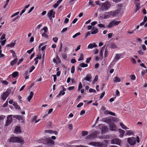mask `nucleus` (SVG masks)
Here are the masks:
<instances>
[{"label": "nucleus", "mask_w": 147, "mask_h": 147, "mask_svg": "<svg viewBox=\"0 0 147 147\" xmlns=\"http://www.w3.org/2000/svg\"><path fill=\"white\" fill-rule=\"evenodd\" d=\"M127 141L128 143L130 144V145H134L136 144V141L138 143L139 142V138L138 136L136 137V139L135 138L133 137L129 138L127 139Z\"/></svg>", "instance_id": "f257e3e1"}, {"label": "nucleus", "mask_w": 147, "mask_h": 147, "mask_svg": "<svg viewBox=\"0 0 147 147\" xmlns=\"http://www.w3.org/2000/svg\"><path fill=\"white\" fill-rule=\"evenodd\" d=\"M8 141L9 142H19L22 143L23 142V140L20 138L17 137H11L9 139Z\"/></svg>", "instance_id": "f03ea898"}, {"label": "nucleus", "mask_w": 147, "mask_h": 147, "mask_svg": "<svg viewBox=\"0 0 147 147\" xmlns=\"http://www.w3.org/2000/svg\"><path fill=\"white\" fill-rule=\"evenodd\" d=\"M111 6V4L109 2L106 1L102 3L101 7L102 10H107L109 9Z\"/></svg>", "instance_id": "7ed1b4c3"}, {"label": "nucleus", "mask_w": 147, "mask_h": 147, "mask_svg": "<svg viewBox=\"0 0 147 147\" xmlns=\"http://www.w3.org/2000/svg\"><path fill=\"white\" fill-rule=\"evenodd\" d=\"M122 5H118L117 8L118 9L113 11H111V16L113 17L117 16L121 11V9Z\"/></svg>", "instance_id": "20e7f679"}, {"label": "nucleus", "mask_w": 147, "mask_h": 147, "mask_svg": "<svg viewBox=\"0 0 147 147\" xmlns=\"http://www.w3.org/2000/svg\"><path fill=\"white\" fill-rule=\"evenodd\" d=\"M11 90L9 89L7 90L1 95V99L3 100H6L8 95L10 93Z\"/></svg>", "instance_id": "39448f33"}, {"label": "nucleus", "mask_w": 147, "mask_h": 147, "mask_svg": "<svg viewBox=\"0 0 147 147\" xmlns=\"http://www.w3.org/2000/svg\"><path fill=\"white\" fill-rule=\"evenodd\" d=\"M120 22H121L120 21H115L113 20L109 23V24L107 25V27L109 28H112L114 26L118 25Z\"/></svg>", "instance_id": "423d86ee"}, {"label": "nucleus", "mask_w": 147, "mask_h": 147, "mask_svg": "<svg viewBox=\"0 0 147 147\" xmlns=\"http://www.w3.org/2000/svg\"><path fill=\"white\" fill-rule=\"evenodd\" d=\"M99 134V132L95 131L88 135V137L89 138L91 139L95 138L96 137L97 135H98Z\"/></svg>", "instance_id": "0eeeda50"}, {"label": "nucleus", "mask_w": 147, "mask_h": 147, "mask_svg": "<svg viewBox=\"0 0 147 147\" xmlns=\"http://www.w3.org/2000/svg\"><path fill=\"white\" fill-rule=\"evenodd\" d=\"M121 142L120 140L118 138H115L111 140V143L112 144H115L120 145Z\"/></svg>", "instance_id": "6e6552de"}, {"label": "nucleus", "mask_w": 147, "mask_h": 147, "mask_svg": "<svg viewBox=\"0 0 147 147\" xmlns=\"http://www.w3.org/2000/svg\"><path fill=\"white\" fill-rule=\"evenodd\" d=\"M12 115H8L7 117V120L6 123V125L8 126L12 122Z\"/></svg>", "instance_id": "1a4fd4ad"}, {"label": "nucleus", "mask_w": 147, "mask_h": 147, "mask_svg": "<svg viewBox=\"0 0 147 147\" xmlns=\"http://www.w3.org/2000/svg\"><path fill=\"white\" fill-rule=\"evenodd\" d=\"M55 12L53 10H50L47 14V15L49 19H51L52 17H55Z\"/></svg>", "instance_id": "9d476101"}, {"label": "nucleus", "mask_w": 147, "mask_h": 147, "mask_svg": "<svg viewBox=\"0 0 147 147\" xmlns=\"http://www.w3.org/2000/svg\"><path fill=\"white\" fill-rule=\"evenodd\" d=\"M101 129L102 133H104L107 131L108 129L106 126L102 124H100L99 125Z\"/></svg>", "instance_id": "9b49d317"}, {"label": "nucleus", "mask_w": 147, "mask_h": 147, "mask_svg": "<svg viewBox=\"0 0 147 147\" xmlns=\"http://www.w3.org/2000/svg\"><path fill=\"white\" fill-rule=\"evenodd\" d=\"M122 56L121 54H117L115 56L113 62H117L118 60L121 58V57Z\"/></svg>", "instance_id": "f8f14e48"}, {"label": "nucleus", "mask_w": 147, "mask_h": 147, "mask_svg": "<svg viewBox=\"0 0 147 147\" xmlns=\"http://www.w3.org/2000/svg\"><path fill=\"white\" fill-rule=\"evenodd\" d=\"M111 16V14L110 11L108 12H106L105 14L104 15V18L105 19H106L110 18Z\"/></svg>", "instance_id": "ddd939ff"}, {"label": "nucleus", "mask_w": 147, "mask_h": 147, "mask_svg": "<svg viewBox=\"0 0 147 147\" xmlns=\"http://www.w3.org/2000/svg\"><path fill=\"white\" fill-rule=\"evenodd\" d=\"M118 131L120 133V134L119 135V136L120 138H122L124 135V134L125 133V131L122 129H118Z\"/></svg>", "instance_id": "4468645a"}, {"label": "nucleus", "mask_w": 147, "mask_h": 147, "mask_svg": "<svg viewBox=\"0 0 147 147\" xmlns=\"http://www.w3.org/2000/svg\"><path fill=\"white\" fill-rule=\"evenodd\" d=\"M19 73L17 71H15L13 72L12 74L10 75L8 78H10L11 76H12L13 78H15L18 76Z\"/></svg>", "instance_id": "2eb2a0df"}, {"label": "nucleus", "mask_w": 147, "mask_h": 147, "mask_svg": "<svg viewBox=\"0 0 147 147\" xmlns=\"http://www.w3.org/2000/svg\"><path fill=\"white\" fill-rule=\"evenodd\" d=\"M34 95V93L33 92H31L30 93V95L28 96L27 98V100L28 101L30 102V100L33 97Z\"/></svg>", "instance_id": "dca6fc26"}, {"label": "nucleus", "mask_w": 147, "mask_h": 147, "mask_svg": "<svg viewBox=\"0 0 147 147\" xmlns=\"http://www.w3.org/2000/svg\"><path fill=\"white\" fill-rule=\"evenodd\" d=\"M140 8V4L139 3H136L135 7V12H136Z\"/></svg>", "instance_id": "f3484780"}, {"label": "nucleus", "mask_w": 147, "mask_h": 147, "mask_svg": "<svg viewBox=\"0 0 147 147\" xmlns=\"http://www.w3.org/2000/svg\"><path fill=\"white\" fill-rule=\"evenodd\" d=\"M92 76L90 74H88L86 78L85 79V80L89 82H91V81Z\"/></svg>", "instance_id": "a211bd4d"}, {"label": "nucleus", "mask_w": 147, "mask_h": 147, "mask_svg": "<svg viewBox=\"0 0 147 147\" xmlns=\"http://www.w3.org/2000/svg\"><path fill=\"white\" fill-rule=\"evenodd\" d=\"M16 40H15L13 42H12L10 44H8L6 45L7 47H12L14 46L16 44L15 43Z\"/></svg>", "instance_id": "6ab92c4d"}, {"label": "nucleus", "mask_w": 147, "mask_h": 147, "mask_svg": "<svg viewBox=\"0 0 147 147\" xmlns=\"http://www.w3.org/2000/svg\"><path fill=\"white\" fill-rule=\"evenodd\" d=\"M24 77L26 79H27L29 78V73L28 71H25L24 74Z\"/></svg>", "instance_id": "aec40b11"}, {"label": "nucleus", "mask_w": 147, "mask_h": 147, "mask_svg": "<svg viewBox=\"0 0 147 147\" xmlns=\"http://www.w3.org/2000/svg\"><path fill=\"white\" fill-rule=\"evenodd\" d=\"M45 131L46 133H53L57 135V132L55 131H53L51 130H46Z\"/></svg>", "instance_id": "412c9836"}, {"label": "nucleus", "mask_w": 147, "mask_h": 147, "mask_svg": "<svg viewBox=\"0 0 147 147\" xmlns=\"http://www.w3.org/2000/svg\"><path fill=\"white\" fill-rule=\"evenodd\" d=\"M13 105L16 109H20V107L17 104V103L16 102H14L13 104Z\"/></svg>", "instance_id": "4be33fe9"}, {"label": "nucleus", "mask_w": 147, "mask_h": 147, "mask_svg": "<svg viewBox=\"0 0 147 147\" xmlns=\"http://www.w3.org/2000/svg\"><path fill=\"white\" fill-rule=\"evenodd\" d=\"M119 123L120 125L123 129H128V128L127 127L122 123Z\"/></svg>", "instance_id": "5701e85b"}, {"label": "nucleus", "mask_w": 147, "mask_h": 147, "mask_svg": "<svg viewBox=\"0 0 147 147\" xmlns=\"http://www.w3.org/2000/svg\"><path fill=\"white\" fill-rule=\"evenodd\" d=\"M14 130L15 132L17 133H20L21 132L20 128L18 127L15 128V129Z\"/></svg>", "instance_id": "b1692460"}, {"label": "nucleus", "mask_w": 147, "mask_h": 147, "mask_svg": "<svg viewBox=\"0 0 147 147\" xmlns=\"http://www.w3.org/2000/svg\"><path fill=\"white\" fill-rule=\"evenodd\" d=\"M121 80L119 78L117 77H116L114 78V81L115 82H120Z\"/></svg>", "instance_id": "393cba45"}, {"label": "nucleus", "mask_w": 147, "mask_h": 147, "mask_svg": "<svg viewBox=\"0 0 147 147\" xmlns=\"http://www.w3.org/2000/svg\"><path fill=\"white\" fill-rule=\"evenodd\" d=\"M17 60H18L17 58H16L13 61H12L10 63L11 65L12 66L14 64L16 63L17 61Z\"/></svg>", "instance_id": "a878e982"}, {"label": "nucleus", "mask_w": 147, "mask_h": 147, "mask_svg": "<svg viewBox=\"0 0 147 147\" xmlns=\"http://www.w3.org/2000/svg\"><path fill=\"white\" fill-rule=\"evenodd\" d=\"M80 66L82 67H87L88 66V64H85L84 63H80Z\"/></svg>", "instance_id": "bb28decb"}, {"label": "nucleus", "mask_w": 147, "mask_h": 147, "mask_svg": "<svg viewBox=\"0 0 147 147\" xmlns=\"http://www.w3.org/2000/svg\"><path fill=\"white\" fill-rule=\"evenodd\" d=\"M126 134L128 135H130L132 134H133L134 132L132 130H128L127 131Z\"/></svg>", "instance_id": "cd10ccee"}, {"label": "nucleus", "mask_w": 147, "mask_h": 147, "mask_svg": "<svg viewBox=\"0 0 147 147\" xmlns=\"http://www.w3.org/2000/svg\"><path fill=\"white\" fill-rule=\"evenodd\" d=\"M98 32V29H97L96 28H95L94 30L92 32H91V33L92 34H96Z\"/></svg>", "instance_id": "c85d7f7f"}, {"label": "nucleus", "mask_w": 147, "mask_h": 147, "mask_svg": "<svg viewBox=\"0 0 147 147\" xmlns=\"http://www.w3.org/2000/svg\"><path fill=\"white\" fill-rule=\"evenodd\" d=\"M111 48L112 49H115L117 47V46L114 43H111Z\"/></svg>", "instance_id": "c756f323"}, {"label": "nucleus", "mask_w": 147, "mask_h": 147, "mask_svg": "<svg viewBox=\"0 0 147 147\" xmlns=\"http://www.w3.org/2000/svg\"><path fill=\"white\" fill-rule=\"evenodd\" d=\"M98 76L97 75H96L94 80L93 81V83H94L96 82L98 80Z\"/></svg>", "instance_id": "7c9ffc66"}, {"label": "nucleus", "mask_w": 147, "mask_h": 147, "mask_svg": "<svg viewBox=\"0 0 147 147\" xmlns=\"http://www.w3.org/2000/svg\"><path fill=\"white\" fill-rule=\"evenodd\" d=\"M104 47H102L101 50L100 51V53H99V55L100 56H102V54H103V52L104 51Z\"/></svg>", "instance_id": "2f4dec72"}, {"label": "nucleus", "mask_w": 147, "mask_h": 147, "mask_svg": "<svg viewBox=\"0 0 147 147\" xmlns=\"http://www.w3.org/2000/svg\"><path fill=\"white\" fill-rule=\"evenodd\" d=\"M82 135L84 136L87 135L88 134V132L86 131H83L82 132Z\"/></svg>", "instance_id": "473e14b6"}, {"label": "nucleus", "mask_w": 147, "mask_h": 147, "mask_svg": "<svg viewBox=\"0 0 147 147\" xmlns=\"http://www.w3.org/2000/svg\"><path fill=\"white\" fill-rule=\"evenodd\" d=\"M83 55L82 54H81L79 58L78 59V61H80L83 60Z\"/></svg>", "instance_id": "72a5a7b5"}, {"label": "nucleus", "mask_w": 147, "mask_h": 147, "mask_svg": "<svg viewBox=\"0 0 147 147\" xmlns=\"http://www.w3.org/2000/svg\"><path fill=\"white\" fill-rule=\"evenodd\" d=\"M11 53L12 54V55L14 57H16V55L15 52L12 50L10 51Z\"/></svg>", "instance_id": "f704fd0d"}, {"label": "nucleus", "mask_w": 147, "mask_h": 147, "mask_svg": "<svg viewBox=\"0 0 147 147\" xmlns=\"http://www.w3.org/2000/svg\"><path fill=\"white\" fill-rule=\"evenodd\" d=\"M110 129L111 130V131H114L115 130V126H110Z\"/></svg>", "instance_id": "c9c22d12"}, {"label": "nucleus", "mask_w": 147, "mask_h": 147, "mask_svg": "<svg viewBox=\"0 0 147 147\" xmlns=\"http://www.w3.org/2000/svg\"><path fill=\"white\" fill-rule=\"evenodd\" d=\"M80 33L79 32H78L76 34H75V35L73 36L72 37L73 38H74L77 37L78 36H79L80 34Z\"/></svg>", "instance_id": "e433bc0d"}, {"label": "nucleus", "mask_w": 147, "mask_h": 147, "mask_svg": "<svg viewBox=\"0 0 147 147\" xmlns=\"http://www.w3.org/2000/svg\"><path fill=\"white\" fill-rule=\"evenodd\" d=\"M42 36H43V37H45L46 38H48V36L47 35V34H45V33H43L42 34Z\"/></svg>", "instance_id": "4c0bfd02"}, {"label": "nucleus", "mask_w": 147, "mask_h": 147, "mask_svg": "<svg viewBox=\"0 0 147 147\" xmlns=\"http://www.w3.org/2000/svg\"><path fill=\"white\" fill-rule=\"evenodd\" d=\"M98 26L99 27L101 28H105V26L102 24H99L98 25Z\"/></svg>", "instance_id": "58836bf2"}, {"label": "nucleus", "mask_w": 147, "mask_h": 147, "mask_svg": "<svg viewBox=\"0 0 147 147\" xmlns=\"http://www.w3.org/2000/svg\"><path fill=\"white\" fill-rule=\"evenodd\" d=\"M68 127L69 129L72 130L73 129L72 125L71 124H69L68 125Z\"/></svg>", "instance_id": "ea45409f"}, {"label": "nucleus", "mask_w": 147, "mask_h": 147, "mask_svg": "<svg viewBox=\"0 0 147 147\" xmlns=\"http://www.w3.org/2000/svg\"><path fill=\"white\" fill-rule=\"evenodd\" d=\"M75 71V66H73L71 67V73H74Z\"/></svg>", "instance_id": "a19ab883"}, {"label": "nucleus", "mask_w": 147, "mask_h": 147, "mask_svg": "<svg viewBox=\"0 0 147 147\" xmlns=\"http://www.w3.org/2000/svg\"><path fill=\"white\" fill-rule=\"evenodd\" d=\"M35 67L34 65L32 66L30 69L29 72L31 73L32 72V71L35 69Z\"/></svg>", "instance_id": "79ce46f5"}, {"label": "nucleus", "mask_w": 147, "mask_h": 147, "mask_svg": "<svg viewBox=\"0 0 147 147\" xmlns=\"http://www.w3.org/2000/svg\"><path fill=\"white\" fill-rule=\"evenodd\" d=\"M75 87L74 86H71L69 87L68 88V90L70 91H72L74 90Z\"/></svg>", "instance_id": "37998d69"}, {"label": "nucleus", "mask_w": 147, "mask_h": 147, "mask_svg": "<svg viewBox=\"0 0 147 147\" xmlns=\"http://www.w3.org/2000/svg\"><path fill=\"white\" fill-rule=\"evenodd\" d=\"M93 48V44H90L88 45V49H92Z\"/></svg>", "instance_id": "c03bdc74"}, {"label": "nucleus", "mask_w": 147, "mask_h": 147, "mask_svg": "<svg viewBox=\"0 0 147 147\" xmlns=\"http://www.w3.org/2000/svg\"><path fill=\"white\" fill-rule=\"evenodd\" d=\"M5 34H3L2 35L1 37V38H0L1 40H3L5 39Z\"/></svg>", "instance_id": "a18cd8bd"}, {"label": "nucleus", "mask_w": 147, "mask_h": 147, "mask_svg": "<svg viewBox=\"0 0 147 147\" xmlns=\"http://www.w3.org/2000/svg\"><path fill=\"white\" fill-rule=\"evenodd\" d=\"M37 116H36V115L33 118V119H32V122L34 121H36V119H37Z\"/></svg>", "instance_id": "49530a36"}, {"label": "nucleus", "mask_w": 147, "mask_h": 147, "mask_svg": "<svg viewBox=\"0 0 147 147\" xmlns=\"http://www.w3.org/2000/svg\"><path fill=\"white\" fill-rule=\"evenodd\" d=\"M93 2V1H89V4L92 7H94L95 6V4H93L92 3Z\"/></svg>", "instance_id": "de8ad7c7"}, {"label": "nucleus", "mask_w": 147, "mask_h": 147, "mask_svg": "<svg viewBox=\"0 0 147 147\" xmlns=\"http://www.w3.org/2000/svg\"><path fill=\"white\" fill-rule=\"evenodd\" d=\"M89 92H96V91L94 89L92 88H90L89 90Z\"/></svg>", "instance_id": "09e8293b"}, {"label": "nucleus", "mask_w": 147, "mask_h": 147, "mask_svg": "<svg viewBox=\"0 0 147 147\" xmlns=\"http://www.w3.org/2000/svg\"><path fill=\"white\" fill-rule=\"evenodd\" d=\"M38 57H37L36 58L34 59V61L35 62V64H37L38 62Z\"/></svg>", "instance_id": "8fccbe9b"}, {"label": "nucleus", "mask_w": 147, "mask_h": 147, "mask_svg": "<svg viewBox=\"0 0 147 147\" xmlns=\"http://www.w3.org/2000/svg\"><path fill=\"white\" fill-rule=\"evenodd\" d=\"M82 85L81 82H80L79 84L78 90H79L80 89L82 88Z\"/></svg>", "instance_id": "3c124183"}, {"label": "nucleus", "mask_w": 147, "mask_h": 147, "mask_svg": "<svg viewBox=\"0 0 147 147\" xmlns=\"http://www.w3.org/2000/svg\"><path fill=\"white\" fill-rule=\"evenodd\" d=\"M58 40V38L57 37H55L53 38V40L55 42H57Z\"/></svg>", "instance_id": "603ef678"}, {"label": "nucleus", "mask_w": 147, "mask_h": 147, "mask_svg": "<svg viewBox=\"0 0 147 147\" xmlns=\"http://www.w3.org/2000/svg\"><path fill=\"white\" fill-rule=\"evenodd\" d=\"M6 41V40H5L2 41L1 42V45L2 46L4 45H5V43Z\"/></svg>", "instance_id": "864d4df0"}, {"label": "nucleus", "mask_w": 147, "mask_h": 147, "mask_svg": "<svg viewBox=\"0 0 147 147\" xmlns=\"http://www.w3.org/2000/svg\"><path fill=\"white\" fill-rule=\"evenodd\" d=\"M83 104V103L80 102L77 105V107L78 108L80 107H81L82 106Z\"/></svg>", "instance_id": "5fc2aeb1"}, {"label": "nucleus", "mask_w": 147, "mask_h": 147, "mask_svg": "<svg viewBox=\"0 0 147 147\" xmlns=\"http://www.w3.org/2000/svg\"><path fill=\"white\" fill-rule=\"evenodd\" d=\"M8 105V101L7 100L6 101V102L3 105V107H6Z\"/></svg>", "instance_id": "6e6d98bb"}, {"label": "nucleus", "mask_w": 147, "mask_h": 147, "mask_svg": "<svg viewBox=\"0 0 147 147\" xmlns=\"http://www.w3.org/2000/svg\"><path fill=\"white\" fill-rule=\"evenodd\" d=\"M107 54H108V51L107 50V49H106L105 50V53H104V56L105 57H106L107 56Z\"/></svg>", "instance_id": "4d7b16f0"}, {"label": "nucleus", "mask_w": 147, "mask_h": 147, "mask_svg": "<svg viewBox=\"0 0 147 147\" xmlns=\"http://www.w3.org/2000/svg\"><path fill=\"white\" fill-rule=\"evenodd\" d=\"M19 12H17L14 13L13 15H12L11 16V17L12 18L15 16H16L17 15H18L19 13Z\"/></svg>", "instance_id": "13d9d810"}, {"label": "nucleus", "mask_w": 147, "mask_h": 147, "mask_svg": "<svg viewBox=\"0 0 147 147\" xmlns=\"http://www.w3.org/2000/svg\"><path fill=\"white\" fill-rule=\"evenodd\" d=\"M100 142H95L94 146H100Z\"/></svg>", "instance_id": "bf43d9fd"}, {"label": "nucleus", "mask_w": 147, "mask_h": 147, "mask_svg": "<svg viewBox=\"0 0 147 147\" xmlns=\"http://www.w3.org/2000/svg\"><path fill=\"white\" fill-rule=\"evenodd\" d=\"M105 94V92H104L103 93H101L100 95V98L102 99V97H103V96H104Z\"/></svg>", "instance_id": "052dcab7"}, {"label": "nucleus", "mask_w": 147, "mask_h": 147, "mask_svg": "<svg viewBox=\"0 0 147 147\" xmlns=\"http://www.w3.org/2000/svg\"><path fill=\"white\" fill-rule=\"evenodd\" d=\"M2 82L3 84H4L5 85H7L8 84V82L7 81H6V80L3 81Z\"/></svg>", "instance_id": "680f3d73"}, {"label": "nucleus", "mask_w": 147, "mask_h": 147, "mask_svg": "<svg viewBox=\"0 0 147 147\" xmlns=\"http://www.w3.org/2000/svg\"><path fill=\"white\" fill-rule=\"evenodd\" d=\"M44 30V33H46L47 32V28L46 27H44V28L42 29V30Z\"/></svg>", "instance_id": "e2e57ef3"}, {"label": "nucleus", "mask_w": 147, "mask_h": 147, "mask_svg": "<svg viewBox=\"0 0 147 147\" xmlns=\"http://www.w3.org/2000/svg\"><path fill=\"white\" fill-rule=\"evenodd\" d=\"M138 52L139 54L141 55H143L144 53L141 50L139 51Z\"/></svg>", "instance_id": "0e129e2a"}, {"label": "nucleus", "mask_w": 147, "mask_h": 147, "mask_svg": "<svg viewBox=\"0 0 147 147\" xmlns=\"http://www.w3.org/2000/svg\"><path fill=\"white\" fill-rule=\"evenodd\" d=\"M33 49H34V48H32L31 49H30V50H28L27 51V53L29 54L31 53V52L33 51Z\"/></svg>", "instance_id": "69168bd1"}, {"label": "nucleus", "mask_w": 147, "mask_h": 147, "mask_svg": "<svg viewBox=\"0 0 147 147\" xmlns=\"http://www.w3.org/2000/svg\"><path fill=\"white\" fill-rule=\"evenodd\" d=\"M91 59V57H89V58H88L86 60V62L87 63H89Z\"/></svg>", "instance_id": "338daca9"}, {"label": "nucleus", "mask_w": 147, "mask_h": 147, "mask_svg": "<svg viewBox=\"0 0 147 147\" xmlns=\"http://www.w3.org/2000/svg\"><path fill=\"white\" fill-rule=\"evenodd\" d=\"M97 23V22L96 21H94L92 22L91 23V25L92 26H94Z\"/></svg>", "instance_id": "774afa93"}]
</instances>
